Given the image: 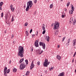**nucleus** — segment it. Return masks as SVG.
Instances as JSON below:
<instances>
[{"instance_id": "69168bd1", "label": "nucleus", "mask_w": 76, "mask_h": 76, "mask_svg": "<svg viewBox=\"0 0 76 76\" xmlns=\"http://www.w3.org/2000/svg\"><path fill=\"white\" fill-rule=\"evenodd\" d=\"M4 33H5V34H6V31H5Z\"/></svg>"}, {"instance_id": "20e7f679", "label": "nucleus", "mask_w": 76, "mask_h": 76, "mask_svg": "<svg viewBox=\"0 0 76 76\" xmlns=\"http://www.w3.org/2000/svg\"><path fill=\"white\" fill-rule=\"evenodd\" d=\"M59 25H60V23H58L57 22H55L54 25V27H53V29L55 30V29H58L59 28Z\"/></svg>"}, {"instance_id": "6e6d98bb", "label": "nucleus", "mask_w": 76, "mask_h": 76, "mask_svg": "<svg viewBox=\"0 0 76 76\" xmlns=\"http://www.w3.org/2000/svg\"><path fill=\"white\" fill-rule=\"evenodd\" d=\"M64 10L65 12H66V11H67V9L66 8L64 9Z\"/></svg>"}, {"instance_id": "680f3d73", "label": "nucleus", "mask_w": 76, "mask_h": 76, "mask_svg": "<svg viewBox=\"0 0 76 76\" xmlns=\"http://www.w3.org/2000/svg\"><path fill=\"white\" fill-rule=\"evenodd\" d=\"M9 63L10 64H11V61H10Z\"/></svg>"}, {"instance_id": "393cba45", "label": "nucleus", "mask_w": 76, "mask_h": 76, "mask_svg": "<svg viewBox=\"0 0 76 76\" xmlns=\"http://www.w3.org/2000/svg\"><path fill=\"white\" fill-rule=\"evenodd\" d=\"M42 48L43 50L45 49V44L43 46H42Z\"/></svg>"}, {"instance_id": "f257e3e1", "label": "nucleus", "mask_w": 76, "mask_h": 76, "mask_svg": "<svg viewBox=\"0 0 76 76\" xmlns=\"http://www.w3.org/2000/svg\"><path fill=\"white\" fill-rule=\"evenodd\" d=\"M18 55L20 57H23V53H24V50H23V48L22 46H20L18 48Z\"/></svg>"}, {"instance_id": "e433bc0d", "label": "nucleus", "mask_w": 76, "mask_h": 76, "mask_svg": "<svg viewBox=\"0 0 76 76\" xmlns=\"http://www.w3.org/2000/svg\"><path fill=\"white\" fill-rule=\"evenodd\" d=\"M9 19V18H8V17H6V20L7 21L8 20V19Z\"/></svg>"}, {"instance_id": "5fc2aeb1", "label": "nucleus", "mask_w": 76, "mask_h": 76, "mask_svg": "<svg viewBox=\"0 0 76 76\" xmlns=\"http://www.w3.org/2000/svg\"><path fill=\"white\" fill-rule=\"evenodd\" d=\"M14 37V35H13V34L12 35V38H13V37Z\"/></svg>"}, {"instance_id": "c03bdc74", "label": "nucleus", "mask_w": 76, "mask_h": 76, "mask_svg": "<svg viewBox=\"0 0 76 76\" xmlns=\"http://www.w3.org/2000/svg\"><path fill=\"white\" fill-rule=\"evenodd\" d=\"M33 47H31V50L32 51H33Z\"/></svg>"}, {"instance_id": "ddd939ff", "label": "nucleus", "mask_w": 76, "mask_h": 76, "mask_svg": "<svg viewBox=\"0 0 76 76\" xmlns=\"http://www.w3.org/2000/svg\"><path fill=\"white\" fill-rule=\"evenodd\" d=\"M73 18L72 17H71L69 19V23H73Z\"/></svg>"}, {"instance_id": "9b49d317", "label": "nucleus", "mask_w": 76, "mask_h": 76, "mask_svg": "<svg viewBox=\"0 0 76 76\" xmlns=\"http://www.w3.org/2000/svg\"><path fill=\"white\" fill-rule=\"evenodd\" d=\"M3 4V2L1 1L0 3V10H2V8H1V7L2 6V5Z\"/></svg>"}, {"instance_id": "412c9836", "label": "nucleus", "mask_w": 76, "mask_h": 76, "mask_svg": "<svg viewBox=\"0 0 76 76\" xmlns=\"http://www.w3.org/2000/svg\"><path fill=\"white\" fill-rule=\"evenodd\" d=\"M71 9L73 11H74V10H75V8L73 6V5H72Z\"/></svg>"}, {"instance_id": "39448f33", "label": "nucleus", "mask_w": 76, "mask_h": 76, "mask_svg": "<svg viewBox=\"0 0 76 76\" xmlns=\"http://www.w3.org/2000/svg\"><path fill=\"white\" fill-rule=\"evenodd\" d=\"M7 70V68L6 66L5 67L4 69V75L5 76H7V72H6V70Z\"/></svg>"}, {"instance_id": "b1692460", "label": "nucleus", "mask_w": 76, "mask_h": 76, "mask_svg": "<svg viewBox=\"0 0 76 76\" xmlns=\"http://www.w3.org/2000/svg\"><path fill=\"white\" fill-rule=\"evenodd\" d=\"M58 30H57L56 31V32L54 34L57 35H58Z\"/></svg>"}, {"instance_id": "6ab92c4d", "label": "nucleus", "mask_w": 76, "mask_h": 76, "mask_svg": "<svg viewBox=\"0 0 76 76\" xmlns=\"http://www.w3.org/2000/svg\"><path fill=\"white\" fill-rule=\"evenodd\" d=\"M73 42H74V43H73V46H75L76 44L75 43H76V39H74Z\"/></svg>"}, {"instance_id": "f8f14e48", "label": "nucleus", "mask_w": 76, "mask_h": 76, "mask_svg": "<svg viewBox=\"0 0 76 76\" xmlns=\"http://www.w3.org/2000/svg\"><path fill=\"white\" fill-rule=\"evenodd\" d=\"M64 72H62L60 73L59 75H58V76H64Z\"/></svg>"}, {"instance_id": "4d7b16f0", "label": "nucleus", "mask_w": 76, "mask_h": 76, "mask_svg": "<svg viewBox=\"0 0 76 76\" xmlns=\"http://www.w3.org/2000/svg\"><path fill=\"white\" fill-rule=\"evenodd\" d=\"M54 69V68L53 67H51L50 68V69L52 70V69Z\"/></svg>"}, {"instance_id": "a18cd8bd", "label": "nucleus", "mask_w": 76, "mask_h": 76, "mask_svg": "<svg viewBox=\"0 0 76 76\" xmlns=\"http://www.w3.org/2000/svg\"><path fill=\"white\" fill-rule=\"evenodd\" d=\"M34 3H36L37 1V0H34Z\"/></svg>"}, {"instance_id": "ea45409f", "label": "nucleus", "mask_w": 76, "mask_h": 76, "mask_svg": "<svg viewBox=\"0 0 76 76\" xmlns=\"http://www.w3.org/2000/svg\"><path fill=\"white\" fill-rule=\"evenodd\" d=\"M64 15H63V14H62L61 15V17L62 18H64Z\"/></svg>"}, {"instance_id": "f704fd0d", "label": "nucleus", "mask_w": 76, "mask_h": 76, "mask_svg": "<svg viewBox=\"0 0 76 76\" xmlns=\"http://www.w3.org/2000/svg\"><path fill=\"white\" fill-rule=\"evenodd\" d=\"M28 23L27 22L25 24V26H28Z\"/></svg>"}, {"instance_id": "423d86ee", "label": "nucleus", "mask_w": 76, "mask_h": 76, "mask_svg": "<svg viewBox=\"0 0 76 76\" xmlns=\"http://www.w3.org/2000/svg\"><path fill=\"white\" fill-rule=\"evenodd\" d=\"M34 46L36 47H38V46H39V45H38V40H36L35 42L34 43Z\"/></svg>"}, {"instance_id": "2f4dec72", "label": "nucleus", "mask_w": 76, "mask_h": 76, "mask_svg": "<svg viewBox=\"0 0 76 76\" xmlns=\"http://www.w3.org/2000/svg\"><path fill=\"white\" fill-rule=\"evenodd\" d=\"M69 4H70V2H68V3H67L66 4V6L67 7H68V6H69Z\"/></svg>"}, {"instance_id": "c756f323", "label": "nucleus", "mask_w": 76, "mask_h": 76, "mask_svg": "<svg viewBox=\"0 0 76 76\" xmlns=\"http://www.w3.org/2000/svg\"><path fill=\"white\" fill-rule=\"evenodd\" d=\"M53 4H51L50 5V9H52L53 8Z\"/></svg>"}, {"instance_id": "2eb2a0df", "label": "nucleus", "mask_w": 76, "mask_h": 76, "mask_svg": "<svg viewBox=\"0 0 76 76\" xmlns=\"http://www.w3.org/2000/svg\"><path fill=\"white\" fill-rule=\"evenodd\" d=\"M68 42L67 43L66 45L67 46H68V45H69V42H70V38H69L67 40Z\"/></svg>"}, {"instance_id": "aec40b11", "label": "nucleus", "mask_w": 76, "mask_h": 76, "mask_svg": "<svg viewBox=\"0 0 76 76\" xmlns=\"http://www.w3.org/2000/svg\"><path fill=\"white\" fill-rule=\"evenodd\" d=\"M43 26H42V30L43 31H45V25L44 24H43Z\"/></svg>"}, {"instance_id": "9d476101", "label": "nucleus", "mask_w": 76, "mask_h": 76, "mask_svg": "<svg viewBox=\"0 0 76 76\" xmlns=\"http://www.w3.org/2000/svg\"><path fill=\"white\" fill-rule=\"evenodd\" d=\"M56 58L58 60H61V57L60 56V55H57L56 56Z\"/></svg>"}, {"instance_id": "13d9d810", "label": "nucleus", "mask_w": 76, "mask_h": 76, "mask_svg": "<svg viewBox=\"0 0 76 76\" xmlns=\"http://www.w3.org/2000/svg\"><path fill=\"white\" fill-rule=\"evenodd\" d=\"M13 43L14 44H15V43H16V42H15L13 41Z\"/></svg>"}, {"instance_id": "8fccbe9b", "label": "nucleus", "mask_w": 76, "mask_h": 76, "mask_svg": "<svg viewBox=\"0 0 76 76\" xmlns=\"http://www.w3.org/2000/svg\"><path fill=\"white\" fill-rule=\"evenodd\" d=\"M6 23H7V25H9L10 23H8L7 22H6Z\"/></svg>"}, {"instance_id": "e2e57ef3", "label": "nucleus", "mask_w": 76, "mask_h": 76, "mask_svg": "<svg viewBox=\"0 0 76 76\" xmlns=\"http://www.w3.org/2000/svg\"><path fill=\"white\" fill-rule=\"evenodd\" d=\"M75 73H76V69L75 70Z\"/></svg>"}, {"instance_id": "1a4fd4ad", "label": "nucleus", "mask_w": 76, "mask_h": 76, "mask_svg": "<svg viewBox=\"0 0 76 76\" xmlns=\"http://www.w3.org/2000/svg\"><path fill=\"white\" fill-rule=\"evenodd\" d=\"M13 5L12 4H11L10 5V7L11 8V10H12V12H14L15 10V8H13Z\"/></svg>"}, {"instance_id": "cd10ccee", "label": "nucleus", "mask_w": 76, "mask_h": 76, "mask_svg": "<svg viewBox=\"0 0 76 76\" xmlns=\"http://www.w3.org/2000/svg\"><path fill=\"white\" fill-rule=\"evenodd\" d=\"M28 31H26V36H28L29 35V33H28Z\"/></svg>"}, {"instance_id": "a878e982", "label": "nucleus", "mask_w": 76, "mask_h": 76, "mask_svg": "<svg viewBox=\"0 0 76 76\" xmlns=\"http://www.w3.org/2000/svg\"><path fill=\"white\" fill-rule=\"evenodd\" d=\"M73 10H70L69 11V13L71 14H73Z\"/></svg>"}, {"instance_id": "774afa93", "label": "nucleus", "mask_w": 76, "mask_h": 76, "mask_svg": "<svg viewBox=\"0 0 76 76\" xmlns=\"http://www.w3.org/2000/svg\"><path fill=\"white\" fill-rule=\"evenodd\" d=\"M51 69H50V71H51Z\"/></svg>"}, {"instance_id": "58836bf2", "label": "nucleus", "mask_w": 76, "mask_h": 76, "mask_svg": "<svg viewBox=\"0 0 76 76\" xmlns=\"http://www.w3.org/2000/svg\"><path fill=\"white\" fill-rule=\"evenodd\" d=\"M65 39V37H63V39H62V42H63V41H64V39Z\"/></svg>"}, {"instance_id": "79ce46f5", "label": "nucleus", "mask_w": 76, "mask_h": 76, "mask_svg": "<svg viewBox=\"0 0 76 76\" xmlns=\"http://www.w3.org/2000/svg\"><path fill=\"white\" fill-rule=\"evenodd\" d=\"M20 60H21V61L23 62V60H24V58H23L20 59Z\"/></svg>"}, {"instance_id": "72a5a7b5", "label": "nucleus", "mask_w": 76, "mask_h": 76, "mask_svg": "<svg viewBox=\"0 0 76 76\" xmlns=\"http://www.w3.org/2000/svg\"><path fill=\"white\" fill-rule=\"evenodd\" d=\"M39 64H40V61H38L37 62V65H38V66H39Z\"/></svg>"}, {"instance_id": "603ef678", "label": "nucleus", "mask_w": 76, "mask_h": 76, "mask_svg": "<svg viewBox=\"0 0 76 76\" xmlns=\"http://www.w3.org/2000/svg\"><path fill=\"white\" fill-rule=\"evenodd\" d=\"M36 14H37V13L36 12H35L34 13V15H36Z\"/></svg>"}, {"instance_id": "338daca9", "label": "nucleus", "mask_w": 76, "mask_h": 76, "mask_svg": "<svg viewBox=\"0 0 76 76\" xmlns=\"http://www.w3.org/2000/svg\"><path fill=\"white\" fill-rule=\"evenodd\" d=\"M75 54H76V52L74 53Z\"/></svg>"}, {"instance_id": "3c124183", "label": "nucleus", "mask_w": 76, "mask_h": 76, "mask_svg": "<svg viewBox=\"0 0 76 76\" xmlns=\"http://www.w3.org/2000/svg\"><path fill=\"white\" fill-rule=\"evenodd\" d=\"M45 71V73H46V74H47V70H46Z\"/></svg>"}, {"instance_id": "09e8293b", "label": "nucleus", "mask_w": 76, "mask_h": 76, "mask_svg": "<svg viewBox=\"0 0 76 76\" xmlns=\"http://www.w3.org/2000/svg\"><path fill=\"white\" fill-rule=\"evenodd\" d=\"M76 53H74V54L73 56V57H75V56H76Z\"/></svg>"}, {"instance_id": "052dcab7", "label": "nucleus", "mask_w": 76, "mask_h": 76, "mask_svg": "<svg viewBox=\"0 0 76 76\" xmlns=\"http://www.w3.org/2000/svg\"><path fill=\"white\" fill-rule=\"evenodd\" d=\"M57 47L58 48H59L60 47V45H58Z\"/></svg>"}, {"instance_id": "0e129e2a", "label": "nucleus", "mask_w": 76, "mask_h": 76, "mask_svg": "<svg viewBox=\"0 0 76 76\" xmlns=\"http://www.w3.org/2000/svg\"><path fill=\"white\" fill-rule=\"evenodd\" d=\"M24 7H25H25H26V6H24Z\"/></svg>"}, {"instance_id": "5701e85b", "label": "nucleus", "mask_w": 76, "mask_h": 76, "mask_svg": "<svg viewBox=\"0 0 76 76\" xmlns=\"http://www.w3.org/2000/svg\"><path fill=\"white\" fill-rule=\"evenodd\" d=\"M16 71H17V69H16L14 68V69H13V71L14 72V73H16Z\"/></svg>"}, {"instance_id": "bb28decb", "label": "nucleus", "mask_w": 76, "mask_h": 76, "mask_svg": "<svg viewBox=\"0 0 76 76\" xmlns=\"http://www.w3.org/2000/svg\"><path fill=\"white\" fill-rule=\"evenodd\" d=\"M10 69H8L6 71V72L7 73H9L10 72Z\"/></svg>"}, {"instance_id": "49530a36", "label": "nucleus", "mask_w": 76, "mask_h": 76, "mask_svg": "<svg viewBox=\"0 0 76 76\" xmlns=\"http://www.w3.org/2000/svg\"><path fill=\"white\" fill-rule=\"evenodd\" d=\"M32 32V29H31L30 32V34H31V32Z\"/></svg>"}, {"instance_id": "0eeeda50", "label": "nucleus", "mask_w": 76, "mask_h": 76, "mask_svg": "<svg viewBox=\"0 0 76 76\" xmlns=\"http://www.w3.org/2000/svg\"><path fill=\"white\" fill-rule=\"evenodd\" d=\"M34 66H35V65L34 64V62L32 61L30 66V69L32 70L34 67Z\"/></svg>"}, {"instance_id": "a19ab883", "label": "nucleus", "mask_w": 76, "mask_h": 76, "mask_svg": "<svg viewBox=\"0 0 76 76\" xmlns=\"http://www.w3.org/2000/svg\"><path fill=\"white\" fill-rule=\"evenodd\" d=\"M35 36V34H32V38H34V37Z\"/></svg>"}, {"instance_id": "4c0bfd02", "label": "nucleus", "mask_w": 76, "mask_h": 76, "mask_svg": "<svg viewBox=\"0 0 76 76\" xmlns=\"http://www.w3.org/2000/svg\"><path fill=\"white\" fill-rule=\"evenodd\" d=\"M1 17L2 18H3V12H2L1 14Z\"/></svg>"}, {"instance_id": "37998d69", "label": "nucleus", "mask_w": 76, "mask_h": 76, "mask_svg": "<svg viewBox=\"0 0 76 76\" xmlns=\"http://www.w3.org/2000/svg\"><path fill=\"white\" fill-rule=\"evenodd\" d=\"M50 61L49 62H48L47 63V65H49V64H50Z\"/></svg>"}, {"instance_id": "f03ea898", "label": "nucleus", "mask_w": 76, "mask_h": 76, "mask_svg": "<svg viewBox=\"0 0 76 76\" xmlns=\"http://www.w3.org/2000/svg\"><path fill=\"white\" fill-rule=\"evenodd\" d=\"M27 6L26 9V12H28L29 9H31L32 7L33 4L32 2L31 1H29L28 2H27Z\"/></svg>"}, {"instance_id": "864d4df0", "label": "nucleus", "mask_w": 76, "mask_h": 76, "mask_svg": "<svg viewBox=\"0 0 76 76\" xmlns=\"http://www.w3.org/2000/svg\"><path fill=\"white\" fill-rule=\"evenodd\" d=\"M75 58H73L72 60V63H73V61H74V60H75Z\"/></svg>"}, {"instance_id": "de8ad7c7", "label": "nucleus", "mask_w": 76, "mask_h": 76, "mask_svg": "<svg viewBox=\"0 0 76 76\" xmlns=\"http://www.w3.org/2000/svg\"><path fill=\"white\" fill-rule=\"evenodd\" d=\"M22 62H23L21 61V60H20L19 61L20 64L22 63Z\"/></svg>"}, {"instance_id": "7c9ffc66", "label": "nucleus", "mask_w": 76, "mask_h": 76, "mask_svg": "<svg viewBox=\"0 0 76 76\" xmlns=\"http://www.w3.org/2000/svg\"><path fill=\"white\" fill-rule=\"evenodd\" d=\"M13 20H14V18L13 16H12V19L11 20V22H13Z\"/></svg>"}, {"instance_id": "7ed1b4c3", "label": "nucleus", "mask_w": 76, "mask_h": 76, "mask_svg": "<svg viewBox=\"0 0 76 76\" xmlns=\"http://www.w3.org/2000/svg\"><path fill=\"white\" fill-rule=\"evenodd\" d=\"M26 67V63L25 62L22 63L20 66V70H23Z\"/></svg>"}, {"instance_id": "4468645a", "label": "nucleus", "mask_w": 76, "mask_h": 76, "mask_svg": "<svg viewBox=\"0 0 76 76\" xmlns=\"http://www.w3.org/2000/svg\"><path fill=\"white\" fill-rule=\"evenodd\" d=\"M45 44V43L41 42H40L39 43V45L40 46H43Z\"/></svg>"}, {"instance_id": "6e6552de", "label": "nucleus", "mask_w": 76, "mask_h": 76, "mask_svg": "<svg viewBox=\"0 0 76 76\" xmlns=\"http://www.w3.org/2000/svg\"><path fill=\"white\" fill-rule=\"evenodd\" d=\"M37 51L39 54V55H41V53H42V52H43V50H37Z\"/></svg>"}, {"instance_id": "dca6fc26", "label": "nucleus", "mask_w": 76, "mask_h": 76, "mask_svg": "<svg viewBox=\"0 0 76 76\" xmlns=\"http://www.w3.org/2000/svg\"><path fill=\"white\" fill-rule=\"evenodd\" d=\"M46 38L45 39V40H46V41H50V39H49L50 37H49V36H46Z\"/></svg>"}, {"instance_id": "c9c22d12", "label": "nucleus", "mask_w": 76, "mask_h": 76, "mask_svg": "<svg viewBox=\"0 0 76 76\" xmlns=\"http://www.w3.org/2000/svg\"><path fill=\"white\" fill-rule=\"evenodd\" d=\"M45 33V30H44L42 33V34H44Z\"/></svg>"}, {"instance_id": "bf43d9fd", "label": "nucleus", "mask_w": 76, "mask_h": 76, "mask_svg": "<svg viewBox=\"0 0 76 76\" xmlns=\"http://www.w3.org/2000/svg\"><path fill=\"white\" fill-rule=\"evenodd\" d=\"M37 34H36L37 35H38V31H37Z\"/></svg>"}, {"instance_id": "473e14b6", "label": "nucleus", "mask_w": 76, "mask_h": 76, "mask_svg": "<svg viewBox=\"0 0 76 76\" xmlns=\"http://www.w3.org/2000/svg\"><path fill=\"white\" fill-rule=\"evenodd\" d=\"M45 63H48V60L47 59H45Z\"/></svg>"}, {"instance_id": "f3484780", "label": "nucleus", "mask_w": 76, "mask_h": 76, "mask_svg": "<svg viewBox=\"0 0 76 76\" xmlns=\"http://www.w3.org/2000/svg\"><path fill=\"white\" fill-rule=\"evenodd\" d=\"M43 66L44 67H47L48 66L47 65V63L44 62L43 64Z\"/></svg>"}, {"instance_id": "4be33fe9", "label": "nucleus", "mask_w": 76, "mask_h": 76, "mask_svg": "<svg viewBox=\"0 0 76 76\" xmlns=\"http://www.w3.org/2000/svg\"><path fill=\"white\" fill-rule=\"evenodd\" d=\"M29 73H30V72H29V71H27L26 72V76H28V75H29Z\"/></svg>"}, {"instance_id": "c85d7f7f", "label": "nucleus", "mask_w": 76, "mask_h": 76, "mask_svg": "<svg viewBox=\"0 0 76 76\" xmlns=\"http://www.w3.org/2000/svg\"><path fill=\"white\" fill-rule=\"evenodd\" d=\"M25 61L26 63V64L28 65V61L27 59H26L25 60Z\"/></svg>"}, {"instance_id": "a211bd4d", "label": "nucleus", "mask_w": 76, "mask_h": 76, "mask_svg": "<svg viewBox=\"0 0 76 76\" xmlns=\"http://www.w3.org/2000/svg\"><path fill=\"white\" fill-rule=\"evenodd\" d=\"M76 19H74L73 21V25H75V24H76Z\"/></svg>"}]
</instances>
